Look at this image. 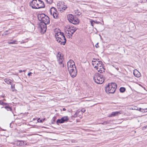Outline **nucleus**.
Segmentation results:
<instances>
[{
    "instance_id": "obj_1",
    "label": "nucleus",
    "mask_w": 147,
    "mask_h": 147,
    "mask_svg": "<svg viewBox=\"0 0 147 147\" xmlns=\"http://www.w3.org/2000/svg\"><path fill=\"white\" fill-rule=\"evenodd\" d=\"M29 5L32 9H35L44 8L45 7L44 3L41 0H33L30 2Z\"/></svg>"
},
{
    "instance_id": "obj_2",
    "label": "nucleus",
    "mask_w": 147,
    "mask_h": 147,
    "mask_svg": "<svg viewBox=\"0 0 147 147\" xmlns=\"http://www.w3.org/2000/svg\"><path fill=\"white\" fill-rule=\"evenodd\" d=\"M117 88V84L114 83H109L105 87V91L107 94H113L116 91Z\"/></svg>"
},
{
    "instance_id": "obj_3",
    "label": "nucleus",
    "mask_w": 147,
    "mask_h": 147,
    "mask_svg": "<svg viewBox=\"0 0 147 147\" xmlns=\"http://www.w3.org/2000/svg\"><path fill=\"white\" fill-rule=\"evenodd\" d=\"M94 81L97 84H102L104 81V78L103 75L98 73L95 74L93 77Z\"/></svg>"
},
{
    "instance_id": "obj_4",
    "label": "nucleus",
    "mask_w": 147,
    "mask_h": 147,
    "mask_svg": "<svg viewBox=\"0 0 147 147\" xmlns=\"http://www.w3.org/2000/svg\"><path fill=\"white\" fill-rule=\"evenodd\" d=\"M96 66L94 67L97 71L100 73H102L105 72V69L102 66V62L101 61H99L96 64Z\"/></svg>"
},
{
    "instance_id": "obj_5",
    "label": "nucleus",
    "mask_w": 147,
    "mask_h": 147,
    "mask_svg": "<svg viewBox=\"0 0 147 147\" xmlns=\"http://www.w3.org/2000/svg\"><path fill=\"white\" fill-rule=\"evenodd\" d=\"M47 24L43 23H40L39 24L40 30L41 33L44 34L46 32Z\"/></svg>"
},
{
    "instance_id": "obj_6",
    "label": "nucleus",
    "mask_w": 147,
    "mask_h": 147,
    "mask_svg": "<svg viewBox=\"0 0 147 147\" xmlns=\"http://www.w3.org/2000/svg\"><path fill=\"white\" fill-rule=\"evenodd\" d=\"M68 120V118L67 116H65L62 117L60 119H58L57 120V123L58 124L59 123H63Z\"/></svg>"
},
{
    "instance_id": "obj_7",
    "label": "nucleus",
    "mask_w": 147,
    "mask_h": 147,
    "mask_svg": "<svg viewBox=\"0 0 147 147\" xmlns=\"http://www.w3.org/2000/svg\"><path fill=\"white\" fill-rule=\"evenodd\" d=\"M69 73L71 76L73 78L75 77L77 75V71L76 69L69 70Z\"/></svg>"
},
{
    "instance_id": "obj_8",
    "label": "nucleus",
    "mask_w": 147,
    "mask_h": 147,
    "mask_svg": "<svg viewBox=\"0 0 147 147\" xmlns=\"http://www.w3.org/2000/svg\"><path fill=\"white\" fill-rule=\"evenodd\" d=\"M77 29L74 27L73 29L70 30L68 31H65V33L66 34H69L71 35V36L72 37V35L76 30Z\"/></svg>"
},
{
    "instance_id": "obj_9",
    "label": "nucleus",
    "mask_w": 147,
    "mask_h": 147,
    "mask_svg": "<svg viewBox=\"0 0 147 147\" xmlns=\"http://www.w3.org/2000/svg\"><path fill=\"white\" fill-rule=\"evenodd\" d=\"M40 23H43L46 24H49L50 22V18L47 15L44 17L43 20Z\"/></svg>"
},
{
    "instance_id": "obj_10",
    "label": "nucleus",
    "mask_w": 147,
    "mask_h": 147,
    "mask_svg": "<svg viewBox=\"0 0 147 147\" xmlns=\"http://www.w3.org/2000/svg\"><path fill=\"white\" fill-rule=\"evenodd\" d=\"M57 41L59 42H61L60 44L63 45H65L66 41V38H65V39L64 40L62 38V37H58V39H57Z\"/></svg>"
},
{
    "instance_id": "obj_11",
    "label": "nucleus",
    "mask_w": 147,
    "mask_h": 147,
    "mask_svg": "<svg viewBox=\"0 0 147 147\" xmlns=\"http://www.w3.org/2000/svg\"><path fill=\"white\" fill-rule=\"evenodd\" d=\"M67 67H74L76 69V67L75 65V63L74 61L72 60H69L67 63Z\"/></svg>"
},
{
    "instance_id": "obj_12",
    "label": "nucleus",
    "mask_w": 147,
    "mask_h": 147,
    "mask_svg": "<svg viewBox=\"0 0 147 147\" xmlns=\"http://www.w3.org/2000/svg\"><path fill=\"white\" fill-rule=\"evenodd\" d=\"M16 145L20 146H23L26 144L25 142L23 141H17L16 143Z\"/></svg>"
},
{
    "instance_id": "obj_13",
    "label": "nucleus",
    "mask_w": 147,
    "mask_h": 147,
    "mask_svg": "<svg viewBox=\"0 0 147 147\" xmlns=\"http://www.w3.org/2000/svg\"><path fill=\"white\" fill-rule=\"evenodd\" d=\"M45 14L44 13H39L38 14L37 17L38 19V20L41 22V21L43 20V18H44L46 16Z\"/></svg>"
},
{
    "instance_id": "obj_14",
    "label": "nucleus",
    "mask_w": 147,
    "mask_h": 147,
    "mask_svg": "<svg viewBox=\"0 0 147 147\" xmlns=\"http://www.w3.org/2000/svg\"><path fill=\"white\" fill-rule=\"evenodd\" d=\"M121 113H120V112H113L112 113V114L109 115V117H114L116 116H117Z\"/></svg>"
},
{
    "instance_id": "obj_15",
    "label": "nucleus",
    "mask_w": 147,
    "mask_h": 147,
    "mask_svg": "<svg viewBox=\"0 0 147 147\" xmlns=\"http://www.w3.org/2000/svg\"><path fill=\"white\" fill-rule=\"evenodd\" d=\"M75 17L72 14H69L67 16V19L69 21L71 22H72L73 20H74V18Z\"/></svg>"
},
{
    "instance_id": "obj_16",
    "label": "nucleus",
    "mask_w": 147,
    "mask_h": 147,
    "mask_svg": "<svg viewBox=\"0 0 147 147\" xmlns=\"http://www.w3.org/2000/svg\"><path fill=\"white\" fill-rule=\"evenodd\" d=\"M50 12L51 14L52 15L55 13H57V11L56 8L52 7L50 9Z\"/></svg>"
},
{
    "instance_id": "obj_17",
    "label": "nucleus",
    "mask_w": 147,
    "mask_h": 147,
    "mask_svg": "<svg viewBox=\"0 0 147 147\" xmlns=\"http://www.w3.org/2000/svg\"><path fill=\"white\" fill-rule=\"evenodd\" d=\"M71 22L74 24H79V20L76 17H75L74 20H73Z\"/></svg>"
},
{
    "instance_id": "obj_18",
    "label": "nucleus",
    "mask_w": 147,
    "mask_h": 147,
    "mask_svg": "<svg viewBox=\"0 0 147 147\" xmlns=\"http://www.w3.org/2000/svg\"><path fill=\"white\" fill-rule=\"evenodd\" d=\"M63 57H61L59 58H57V61L60 64H61L63 63Z\"/></svg>"
},
{
    "instance_id": "obj_19",
    "label": "nucleus",
    "mask_w": 147,
    "mask_h": 147,
    "mask_svg": "<svg viewBox=\"0 0 147 147\" xmlns=\"http://www.w3.org/2000/svg\"><path fill=\"white\" fill-rule=\"evenodd\" d=\"M5 82L7 84L11 85V80L9 79L5 78Z\"/></svg>"
},
{
    "instance_id": "obj_20",
    "label": "nucleus",
    "mask_w": 147,
    "mask_h": 147,
    "mask_svg": "<svg viewBox=\"0 0 147 147\" xmlns=\"http://www.w3.org/2000/svg\"><path fill=\"white\" fill-rule=\"evenodd\" d=\"M11 42H8V43L9 44H18V41L16 40H11Z\"/></svg>"
},
{
    "instance_id": "obj_21",
    "label": "nucleus",
    "mask_w": 147,
    "mask_h": 147,
    "mask_svg": "<svg viewBox=\"0 0 147 147\" xmlns=\"http://www.w3.org/2000/svg\"><path fill=\"white\" fill-rule=\"evenodd\" d=\"M120 92L121 93H123L126 90V88L124 87H121L119 89Z\"/></svg>"
},
{
    "instance_id": "obj_22",
    "label": "nucleus",
    "mask_w": 147,
    "mask_h": 147,
    "mask_svg": "<svg viewBox=\"0 0 147 147\" xmlns=\"http://www.w3.org/2000/svg\"><path fill=\"white\" fill-rule=\"evenodd\" d=\"M74 27H73L72 28L70 27L69 26H67V27H65L66 28L64 29V30L65 31H68L69 30H71L72 29H73Z\"/></svg>"
},
{
    "instance_id": "obj_23",
    "label": "nucleus",
    "mask_w": 147,
    "mask_h": 147,
    "mask_svg": "<svg viewBox=\"0 0 147 147\" xmlns=\"http://www.w3.org/2000/svg\"><path fill=\"white\" fill-rule=\"evenodd\" d=\"M52 15L54 18L55 19H57L58 18V12L53 14Z\"/></svg>"
},
{
    "instance_id": "obj_24",
    "label": "nucleus",
    "mask_w": 147,
    "mask_h": 147,
    "mask_svg": "<svg viewBox=\"0 0 147 147\" xmlns=\"http://www.w3.org/2000/svg\"><path fill=\"white\" fill-rule=\"evenodd\" d=\"M5 106L4 107V108L6 109H9L10 110H12L11 108L9 105L7 103V105H5Z\"/></svg>"
},
{
    "instance_id": "obj_25",
    "label": "nucleus",
    "mask_w": 147,
    "mask_h": 147,
    "mask_svg": "<svg viewBox=\"0 0 147 147\" xmlns=\"http://www.w3.org/2000/svg\"><path fill=\"white\" fill-rule=\"evenodd\" d=\"M0 104L3 106H5L7 105V103L3 102L2 101L0 100Z\"/></svg>"
},
{
    "instance_id": "obj_26",
    "label": "nucleus",
    "mask_w": 147,
    "mask_h": 147,
    "mask_svg": "<svg viewBox=\"0 0 147 147\" xmlns=\"http://www.w3.org/2000/svg\"><path fill=\"white\" fill-rule=\"evenodd\" d=\"M28 39H26L24 40H23L21 41H19L21 44L24 43L25 42H28Z\"/></svg>"
},
{
    "instance_id": "obj_27",
    "label": "nucleus",
    "mask_w": 147,
    "mask_h": 147,
    "mask_svg": "<svg viewBox=\"0 0 147 147\" xmlns=\"http://www.w3.org/2000/svg\"><path fill=\"white\" fill-rule=\"evenodd\" d=\"M110 123V121H104L103 123H102L101 124L103 125H106L108 124H109Z\"/></svg>"
},
{
    "instance_id": "obj_28",
    "label": "nucleus",
    "mask_w": 147,
    "mask_h": 147,
    "mask_svg": "<svg viewBox=\"0 0 147 147\" xmlns=\"http://www.w3.org/2000/svg\"><path fill=\"white\" fill-rule=\"evenodd\" d=\"M60 34L61 35V36L62 37V38L64 40L65 39V37L64 35V34L63 32H61L60 33Z\"/></svg>"
},
{
    "instance_id": "obj_29",
    "label": "nucleus",
    "mask_w": 147,
    "mask_h": 147,
    "mask_svg": "<svg viewBox=\"0 0 147 147\" xmlns=\"http://www.w3.org/2000/svg\"><path fill=\"white\" fill-rule=\"evenodd\" d=\"M90 23H91V25H92V26L93 27L94 25V20H90Z\"/></svg>"
},
{
    "instance_id": "obj_30",
    "label": "nucleus",
    "mask_w": 147,
    "mask_h": 147,
    "mask_svg": "<svg viewBox=\"0 0 147 147\" xmlns=\"http://www.w3.org/2000/svg\"><path fill=\"white\" fill-rule=\"evenodd\" d=\"M60 7L62 8V9L65 10L67 7L66 5H64L63 7L62 6V5L61 6V5Z\"/></svg>"
},
{
    "instance_id": "obj_31",
    "label": "nucleus",
    "mask_w": 147,
    "mask_h": 147,
    "mask_svg": "<svg viewBox=\"0 0 147 147\" xmlns=\"http://www.w3.org/2000/svg\"><path fill=\"white\" fill-rule=\"evenodd\" d=\"M136 71H134V72L133 74H134V75L135 76L137 77H139V74H136Z\"/></svg>"
},
{
    "instance_id": "obj_32",
    "label": "nucleus",
    "mask_w": 147,
    "mask_h": 147,
    "mask_svg": "<svg viewBox=\"0 0 147 147\" xmlns=\"http://www.w3.org/2000/svg\"><path fill=\"white\" fill-rule=\"evenodd\" d=\"M74 68H75L74 67H68V69L69 71H69H70L69 70H71L72 69H74Z\"/></svg>"
},
{
    "instance_id": "obj_33",
    "label": "nucleus",
    "mask_w": 147,
    "mask_h": 147,
    "mask_svg": "<svg viewBox=\"0 0 147 147\" xmlns=\"http://www.w3.org/2000/svg\"><path fill=\"white\" fill-rule=\"evenodd\" d=\"M58 55L57 56V58H59V57H63V56L61 55V54H59V53H58Z\"/></svg>"
},
{
    "instance_id": "obj_34",
    "label": "nucleus",
    "mask_w": 147,
    "mask_h": 147,
    "mask_svg": "<svg viewBox=\"0 0 147 147\" xmlns=\"http://www.w3.org/2000/svg\"><path fill=\"white\" fill-rule=\"evenodd\" d=\"M15 86H14V85H13L12 84H11V89H13V88H15Z\"/></svg>"
},
{
    "instance_id": "obj_35",
    "label": "nucleus",
    "mask_w": 147,
    "mask_h": 147,
    "mask_svg": "<svg viewBox=\"0 0 147 147\" xmlns=\"http://www.w3.org/2000/svg\"><path fill=\"white\" fill-rule=\"evenodd\" d=\"M94 23H96V24H99L101 23L100 22H98V21H94Z\"/></svg>"
},
{
    "instance_id": "obj_36",
    "label": "nucleus",
    "mask_w": 147,
    "mask_h": 147,
    "mask_svg": "<svg viewBox=\"0 0 147 147\" xmlns=\"http://www.w3.org/2000/svg\"><path fill=\"white\" fill-rule=\"evenodd\" d=\"M66 36H67V38H71V37H72L71 36V35H69V34H68V35H67V34H66Z\"/></svg>"
},
{
    "instance_id": "obj_37",
    "label": "nucleus",
    "mask_w": 147,
    "mask_h": 147,
    "mask_svg": "<svg viewBox=\"0 0 147 147\" xmlns=\"http://www.w3.org/2000/svg\"><path fill=\"white\" fill-rule=\"evenodd\" d=\"M49 1V4H51L53 2V0H48Z\"/></svg>"
},
{
    "instance_id": "obj_38",
    "label": "nucleus",
    "mask_w": 147,
    "mask_h": 147,
    "mask_svg": "<svg viewBox=\"0 0 147 147\" xmlns=\"http://www.w3.org/2000/svg\"><path fill=\"white\" fill-rule=\"evenodd\" d=\"M37 120L38 122H42V120L40 119V118L38 119Z\"/></svg>"
},
{
    "instance_id": "obj_39",
    "label": "nucleus",
    "mask_w": 147,
    "mask_h": 147,
    "mask_svg": "<svg viewBox=\"0 0 147 147\" xmlns=\"http://www.w3.org/2000/svg\"><path fill=\"white\" fill-rule=\"evenodd\" d=\"M98 43H97L96 45H95V46L96 48H97L98 47Z\"/></svg>"
},
{
    "instance_id": "obj_40",
    "label": "nucleus",
    "mask_w": 147,
    "mask_h": 147,
    "mask_svg": "<svg viewBox=\"0 0 147 147\" xmlns=\"http://www.w3.org/2000/svg\"><path fill=\"white\" fill-rule=\"evenodd\" d=\"M8 32V31H6L4 33V34L5 35H6L8 34H9V33H7V32Z\"/></svg>"
},
{
    "instance_id": "obj_41",
    "label": "nucleus",
    "mask_w": 147,
    "mask_h": 147,
    "mask_svg": "<svg viewBox=\"0 0 147 147\" xmlns=\"http://www.w3.org/2000/svg\"><path fill=\"white\" fill-rule=\"evenodd\" d=\"M32 74V73L31 72H30L28 74V76H30Z\"/></svg>"
},
{
    "instance_id": "obj_42",
    "label": "nucleus",
    "mask_w": 147,
    "mask_h": 147,
    "mask_svg": "<svg viewBox=\"0 0 147 147\" xmlns=\"http://www.w3.org/2000/svg\"><path fill=\"white\" fill-rule=\"evenodd\" d=\"M25 70H24L23 71H22V70H19V72L20 73H22V72L23 71H25Z\"/></svg>"
},
{
    "instance_id": "obj_43",
    "label": "nucleus",
    "mask_w": 147,
    "mask_h": 147,
    "mask_svg": "<svg viewBox=\"0 0 147 147\" xmlns=\"http://www.w3.org/2000/svg\"><path fill=\"white\" fill-rule=\"evenodd\" d=\"M146 127H147V125L143 127V129L144 130Z\"/></svg>"
},
{
    "instance_id": "obj_44",
    "label": "nucleus",
    "mask_w": 147,
    "mask_h": 147,
    "mask_svg": "<svg viewBox=\"0 0 147 147\" xmlns=\"http://www.w3.org/2000/svg\"><path fill=\"white\" fill-rule=\"evenodd\" d=\"M147 111H146V112H145V111H144V112L143 113L142 115H141V116H144V115H145L146 114H144V113H145V112H146Z\"/></svg>"
},
{
    "instance_id": "obj_45",
    "label": "nucleus",
    "mask_w": 147,
    "mask_h": 147,
    "mask_svg": "<svg viewBox=\"0 0 147 147\" xmlns=\"http://www.w3.org/2000/svg\"><path fill=\"white\" fill-rule=\"evenodd\" d=\"M12 113H13V114H14V112L12 111ZM19 115V114H14V115Z\"/></svg>"
},
{
    "instance_id": "obj_46",
    "label": "nucleus",
    "mask_w": 147,
    "mask_h": 147,
    "mask_svg": "<svg viewBox=\"0 0 147 147\" xmlns=\"http://www.w3.org/2000/svg\"><path fill=\"white\" fill-rule=\"evenodd\" d=\"M45 1L48 3L49 4V1L48 0H45Z\"/></svg>"
},
{
    "instance_id": "obj_47",
    "label": "nucleus",
    "mask_w": 147,
    "mask_h": 147,
    "mask_svg": "<svg viewBox=\"0 0 147 147\" xmlns=\"http://www.w3.org/2000/svg\"><path fill=\"white\" fill-rule=\"evenodd\" d=\"M77 116V115L76 114L74 115V117H76Z\"/></svg>"
},
{
    "instance_id": "obj_48",
    "label": "nucleus",
    "mask_w": 147,
    "mask_h": 147,
    "mask_svg": "<svg viewBox=\"0 0 147 147\" xmlns=\"http://www.w3.org/2000/svg\"><path fill=\"white\" fill-rule=\"evenodd\" d=\"M62 67H64V64L63 63H62Z\"/></svg>"
},
{
    "instance_id": "obj_49",
    "label": "nucleus",
    "mask_w": 147,
    "mask_h": 147,
    "mask_svg": "<svg viewBox=\"0 0 147 147\" xmlns=\"http://www.w3.org/2000/svg\"><path fill=\"white\" fill-rule=\"evenodd\" d=\"M62 110H65V108H63Z\"/></svg>"
},
{
    "instance_id": "obj_50",
    "label": "nucleus",
    "mask_w": 147,
    "mask_h": 147,
    "mask_svg": "<svg viewBox=\"0 0 147 147\" xmlns=\"http://www.w3.org/2000/svg\"><path fill=\"white\" fill-rule=\"evenodd\" d=\"M92 62H96V61H92Z\"/></svg>"
},
{
    "instance_id": "obj_51",
    "label": "nucleus",
    "mask_w": 147,
    "mask_h": 147,
    "mask_svg": "<svg viewBox=\"0 0 147 147\" xmlns=\"http://www.w3.org/2000/svg\"><path fill=\"white\" fill-rule=\"evenodd\" d=\"M81 111L84 113V112L85 111Z\"/></svg>"
},
{
    "instance_id": "obj_52",
    "label": "nucleus",
    "mask_w": 147,
    "mask_h": 147,
    "mask_svg": "<svg viewBox=\"0 0 147 147\" xmlns=\"http://www.w3.org/2000/svg\"><path fill=\"white\" fill-rule=\"evenodd\" d=\"M116 69L117 70H118L119 69V68H116Z\"/></svg>"
},
{
    "instance_id": "obj_53",
    "label": "nucleus",
    "mask_w": 147,
    "mask_h": 147,
    "mask_svg": "<svg viewBox=\"0 0 147 147\" xmlns=\"http://www.w3.org/2000/svg\"><path fill=\"white\" fill-rule=\"evenodd\" d=\"M141 109V108H140V110H138V109H136V110H140Z\"/></svg>"
},
{
    "instance_id": "obj_54",
    "label": "nucleus",
    "mask_w": 147,
    "mask_h": 147,
    "mask_svg": "<svg viewBox=\"0 0 147 147\" xmlns=\"http://www.w3.org/2000/svg\"><path fill=\"white\" fill-rule=\"evenodd\" d=\"M146 109H147V108L145 109H144V110H146Z\"/></svg>"
},
{
    "instance_id": "obj_55",
    "label": "nucleus",
    "mask_w": 147,
    "mask_h": 147,
    "mask_svg": "<svg viewBox=\"0 0 147 147\" xmlns=\"http://www.w3.org/2000/svg\"><path fill=\"white\" fill-rule=\"evenodd\" d=\"M74 147H79V146H75Z\"/></svg>"
},
{
    "instance_id": "obj_56",
    "label": "nucleus",
    "mask_w": 147,
    "mask_h": 147,
    "mask_svg": "<svg viewBox=\"0 0 147 147\" xmlns=\"http://www.w3.org/2000/svg\"><path fill=\"white\" fill-rule=\"evenodd\" d=\"M15 113H16V112H15Z\"/></svg>"
},
{
    "instance_id": "obj_57",
    "label": "nucleus",
    "mask_w": 147,
    "mask_h": 147,
    "mask_svg": "<svg viewBox=\"0 0 147 147\" xmlns=\"http://www.w3.org/2000/svg\"><path fill=\"white\" fill-rule=\"evenodd\" d=\"M12 91H14V90H12Z\"/></svg>"
}]
</instances>
